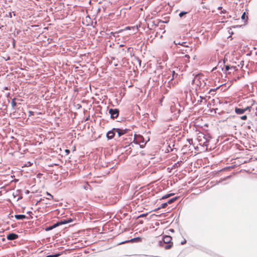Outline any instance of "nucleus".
Returning <instances> with one entry per match:
<instances>
[{"mask_svg": "<svg viewBox=\"0 0 257 257\" xmlns=\"http://www.w3.org/2000/svg\"><path fill=\"white\" fill-rule=\"evenodd\" d=\"M5 19L7 21V27L10 29L12 33L10 34V38L12 40V44L15 47L16 41L15 31H16V13L15 11H7L5 14Z\"/></svg>", "mask_w": 257, "mask_h": 257, "instance_id": "nucleus-1", "label": "nucleus"}, {"mask_svg": "<svg viewBox=\"0 0 257 257\" xmlns=\"http://www.w3.org/2000/svg\"><path fill=\"white\" fill-rule=\"evenodd\" d=\"M172 240V238L171 236L165 235L163 237L162 240L160 241V245L166 249H170L173 245Z\"/></svg>", "mask_w": 257, "mask_h": 257, "instance_id": "nucleus-2", "label": "nucleus"}, {"mask_svg": "<svg viewBox=\"0 0 257 257\" xmlns=\"http://www.w3.org/2000/svg\"><path fill=\"white\" fill-rule=\"evenodd\" d=\"M193 83L199 87H203L205 85L203 77L202 75H196L193 80Z\"/></svg>", "mask_w": 257, "mask_h": 257, "instance_id": "nucleus-3", "label": "nucleus"}, {"mask_svg": "<svg viewBox=\"0 0 257 257\" xmlns=\"http://www.w3.org/2000/svg\"><path fill=\"white\" fill-rule=\"evenodd\" d=\"M72 221V219H63V220H61L60 221H59L58 222H57L56 223H55L54 224H53V225L51 226H49V227L47 228L46 229V230L48 231V230H51L60 225H63V224H67V223H70Z\"/></svg>", "mask_w": 257, "mask_h": 257, "instance_id": "nucleus-4", "label": "nucleus"}, {"mask_svg": "<svg viewBox=\"0 0 257 257\" xmlns=\"http://www.w3.org/2000/svg\"><path fill=\"white\" fill-rule=\"evenodd\" d=\"M197 140L199 145L202 146H207L208 145V141L204 134H201L197 137Z\"/></svg>", "mask_w": 257, "mask_h": 257, "instance_id": "nucleus-5", "label": "nucleus"}, {"mask_svg": "<svg viewBox=\"0 0 257 257\" xmlns=\"http://www.w3.org/2000/svg\"><path fill=\"white\" fill-rule=\"evenodd\" d=\"M174 43L176 45H179L185 47L186 49H185V51L187 53H189V52H191L192 50L191 48L187 45V42H180L178 40H175L174 41Z\"/></svg>", "mask_w": 257, "mask_h": 257, "instance_id": "nucleus-6", "label": "nucleus"}, {"mask_svg": "<svg viewBox=\"0 0 257 257\" xmlns=\"http://www.w3.org/2000/svg\"><path fill=\"white\" fill-rule=\"evenodd\" d=\"M109 113L111 115V117L112 118H116L118 117L119 114V110L118 109H110L109 110Z\"/></svg>", "mask_w": 257, "mask_h": 257, "instance_id": "nucleus-7", "label": "nucleus"}, {"mask_svg": "<svg viewBox=\"0 0 257 257\" xmlns=\"http://www.w3.org/2000/svg\"><path fill=\"white\" fill-rule=\"evenodd\" d=\"M250 108H251V107H250V106H247L244 108H240L235 107V112L237 114H243L245 111H246L247 110H249Z\"/></svg>", "mask_w": 257, "mask_h": 257, "instance_id": "nucleus-8", "label": "nucleus"}, {"mask_svg": "<svg viewBox=\"0 0 257 257\" xmlns=\"http://www.w3.org/2000/svg\"><path fill=\"white\" fill-rule=\"evenodd\" d=\"M7 97H8V99L9 98L12 99V102H11L12 107L14 109L15 107L16 106V97H14V98H12V95L10 93H9L7 94Z\"/></svg>", "mask_w": 257, "mask_h": 257, "instance_id": "nucleus-9", "label": "nucleus"}, {"mask_svg": "<svg viewBox=\"0 0 257 257\" xmlns=\"http://www.w3.org/2000/svg\"><path fill=\"white\" fill-rule=\"evenodd\" d=\"M7 238L9 240H14L16 239V233H11L7 235Z\"/></svg>", "mask_w": 257, "mask_h": 257, "instance_id": "nucleus-10", "label": "nucleus"}, {"mask_svg": "<svg viewBox=\"0 0 257 257\" xmlns=\"http://www.w3.org/2000/svg\"><path fill=\"white\" fill-rule=\"evenodd\" d=\"M143 139V138L142 136H140V135L136 136V135L135 136V139H134V142H135L136 144H139L141 146H143V145H141L140 143Z\"/></svg>", "mask_w": 257, "mask_h": 257, "instance_id": "nucleus-11", "label": "nucleus"}, {"mask_svg": "<svg viewBox=\"0 0 257 257\" xmlns=\"http://www.w3.org/2000/svg\"><path fill=\"white\" fill-rule=\"evenodd\" d=\"M248 13L247 12V10H246V12H244L243 13L241 17L242 21H243L244 22L247 21V20H248Z\"/></svg>", "mask_w": 257, "mask_h": 257, "instance_id": "nucleus-12", "label": "nucleus"}, {"mask_svg": "<svg viewBox=\"0 0 257 257\" xmlns=\"http://www.w3.org/2000/svg\"><path fill=\"white\" fill-rule=\"evenodd\" d=\"M114 132H115V131H113V130L112 131H110L108 132L107 133V135H106L107 138L108 139H112L114 136V133H115Z\"/></svg>", "mask_w": 257, "mask_h": 257, "instance_id": "nucleus-13", "label": "nucleus"}, {"mask_svg": "<svg viewBox=\"0 0 257 257\" xmlns=\"http://www.w3.org/2000/svg\"><path fill=\"white\" fill-rule=\"evenodd\" d=\"M113 131L118 133L119 137L125 134V131L124 130H122L119 128H113Z\"/></svg>", "mask_w": 257, "mask_h": 257, "instance_id": "nucleus-14", "label": "nucleus"}, {"mask_svg": "<svg viewBox=\"0 0 257 257\" xmlns=\"http://www.w3.org/2000/svg\"><path fill=\"white\" fill-rule=\"evenodd\" d=\"M218 9L219 10H220V11H221V12H220V14H225V13H226V12H226V11L225 10L223 9L222 8V7H218Z\"/></svg>", "mask_w": 257, "mask_h": 257, "instance_id": "nucleus-15", "label": "nucleus"}, {"mask_svg": "<svg viewBox=\"0 0 257 257\" xmlns=\"http://www.w3.org/2000/svg\"><path fill=\"white\" fill-rule=\"evenodd\" d=\"M177 197L173 198L170 199L169 200H168L167 203H168V204H171L172 203H173L175 201H176L177 200Z\"/></svg>", "mask_w": 257, "mask_h": 257, "instance_id": "nucleus-16", "label": "nucleus"}, {"mask_svg": "<svg viewBox=\"0 0 257 257\" xmlns=\"http://www.w3.org/2000/svg\"><path fill=\"white\" fill-rule=\"evenodd\" d=\"M26 216L25 215H17V220L18 219H23L25 218Z\"/></svg>", "mask_w": 257, "mask_h": 257, "instance_id": "nucleus-17", "label": "nucleus"}, {"mask_svg": "<svg viewBox=\"0 0 257 257\" xmlns=\"http://www.w3.org/2000/svg\"><path fill=\"white\" fill-rule=\"evenodd\" d=\"M168 205V203H164L161 204V206L158 209L165 208Z\"/></svg>", "mask_w": 257, "mask_h": 257, "instance_id": "nucleus-18", "label": "nucleus"}, {"mask_svg": "<svg viewBox=\"0 0 257 257\" xmlns=\"http://www.w3.org/2000/svg\"><path fill=\"white\" fill-rule=\"evenodd\" d=\"M90 185L88 184L87 182L86 183L85 185H84L83 188L86 190H87L90 188Z\"/></svg>", "mask_w": 257, "mask_h": 257, "instance_id": "nucleus-19", "label": "nucleus"}, {"mask_svg": "<svg viewBox=\"0 0 257 257\" xmlns=\"http://www.w3.org/2000/svg\"><path fill=\"white\" fill-rule=\"evenodd\" d=\"M171 195H172V194H168L165 195L163 196L162 197V199H164L168 198H169V197H170Z\"/></svg>", "mask_w": 257, "mask_h": 257, "instance_id": "nucleus-20", "label": "nucleus"}, {"mask_svg": "<svg viewBox=\"0 0 257 257\" xmlns=\"http://www.w3.org/2000/svg\"><path fill=\"white\" fill-rule=\"evenodd\" d=\"M240 118L242 120H246L247 118V117L246 115H242V116H240Z\"/></svg>", "mask_w": 257, "mask_h": 257, "instance_id": "nucleus-21", "label": "nucleus"}, {"mask_svg": "<svg viewBox=\"0 0 257 257\" xmlns=\"http://www.w3.org/2000/svg\"><path fill=\"white\" fill-rule=\"evenodd\" d=\"M15 111L13 112V113H11L10 114V116L12 118H15Z\"/></svg>", "mask_w": 257, "mask_h": 257, "instance_id": "nucleus-22", "label": "nucleus"}, {"mask_svg": "<svg viewBox=\"0 0 257 257\" xmlns=\"http://www.w3.org/2000/svg\"><path fill=\"white\" fill-rule=\"evenodd\" d=\"M32 164L30 162H28L27 163L24 164V166H25L26 167H29L31 166Z\"/></svg>", "mask_w": 257, "mask_h": 257, "instance_id": "nucleus-23", "label": "nucleus"}, {"mask_svg": "<svg viewBox=\"0 0 257 257\" xmlns=\"http://www.w3.org/2000/svg\"><path fill=\"white\" fill-rule=\"evenodd\" d=\"M185 60H186V61H189V59L190 58L189 55H185Z\"/></svg>", "mask_w": 257, "mask_h": 257, "instance_id": "nucleus-24", "label": "nucleus"}, {"mask_svg": "<svg viewBox=\"0 0 257 257\" xmlns=\"http://www.w3.org/2000/svg\"><path fill=\"white\" fill-rule=\"evenodd\" d=\"M187 13L186 12H181L179 14V16L180 17H182L183 16H184V15H185Z\"/></svg>", "mask_w": 257, "mask_h": 257, "instance_id": "nucleus-25", "label": "nucleus"}, {"mask_svg": "<svg viewBox=\"0 0 257 257\" xmlns=\"http://www.w3.org/2000/svg\"><path fill=\"white\" fill-rule=\"evenodd\" d=\"M147 214H148L147 213H146V214H142L140 215H139L138 217H144L146 216L147 215Z\"/></svg>", "mask_w": 257, "mask_h": 257, "instance_id": "nucleus-26", "label": "nucleus"}, {"mask_svg": "<svg viewBox=\"0 0 257 257\" xmlns=\"http://www.w3.org/2000/svg\"><path fill=\"white\" fill-rule=\"evenodd\" d=\"M15 143V142H14V143H13V142H12V143L10 144V146H11V147L12 148V150H13V149H13V146H14V143Z\"/></svg>", "mask_w": 257, "mask_h": 257, "instance_id": "nucleus-27", "label": "nucleus"}, {"mask_svg": "<svg viewBox=\"0 0 257 257\" xmlns=\"http://www.w3.org/2000/svg\"><path fill=\"white\" fill-rule=\"evenodd\" d=\"M29 116L32 115L34 114V112L32 111H29Z\"/></svg>", "mask_w": 257, "mask_h": 257, "instance_id": "nucleus-28", "label": "nucleus"}, {"mask_svg": "<svg viewBox=\"0 0 257 257\" xmlns=\"http://www.w3.org/2000/svg\"><path fill=\"white\" fill-rule=\"evenodd\" d=\"M65 152L66 153V155H68L70 153V151L68 149H66Z\"/></svg>", "mask_w": 257, "mask_h": 257, "instance_id": "nucleus-29", "label": "nucleus"}, {"mask_svg": "<svg viewBox=\"0 0 257 257\" xmlns=\"http://www.w3.org/2000/svg\"><path fill=\"white\" fill-rule=\"evenodd\" d=\"M230 69V67L228 65L225 66V70L228 71Z\"/></svg>", "mask_w": 257, "mask_h": 257, "instance_id": "nucleus-30", "label": "nucleus"}, {"mask_svg": "<svg viewBox=\"0 0 257 257\" xmlns=\"http://www.w3.org/2000/svg\"><path fill=\"white\" fill-rule=\"evenodd\" d=\"M15 153V151H14V152H9V154H11L12 156H14V154Z\"/></svg>", "mask_w": 257, "mask_h": 257, "instance_id": "nucleus-31", "label": "nucleus"}, {"mask_svg": "<svg viewBox=\"0 0 257 257\" xmlns=\"http://www.w3.org/2000/svg\"><path fill=\"white\" fill-rule=\"evenodd\" d=\"M47 195H48V196H50L51 199L53 198V196L51 195L50 193L47 192Z\"/></svg>", "mask_w": 257, "mask_h": 257, "instance_id": "nucleus-32", "label": "nucleus"}, {"mask_svg": "<svg viewBox=\"0 0 257 257\" xmlns=\"http://www.w3.org/2000/svg\"><path fill=\"white\" fill-rule=\"evenodd\" d=\"M12 217H14L15 218H16V213H15L14 215H12Z\"/></svg>", "mask_w": 257, "mask_h": 257, "instance_id": "nucleus-33", "label": "nucleus"}, {"mask_svg": "<svg viewBox=\"0 0 257 257\" xmlns=\"http://www.w3.org/2000/svg\"><path fill=\"white\" fill-rule=\"evenodd\" d=\"M20 164V162H19V165H20H20H21V166H22V167H24V164Z\"/></svg>", "mask_w": 257, "mask_h": 257, "instance_id": "nucleus-34", "label": "nucleus"}, {"mask_svg": "<svg viewBox=\"0 0 257 257\" xmlns=\"http://www.w3.org/2000/svg\"><path fill=\"white\" fill-rule=\"evenodd\" d=\"M13 195L14 198H15L16 197V195H15L14 193H13Z\"/></svg>", "mask_w": 257, "mask_h": 257, "instance_id": "nucleus-35", "label": "nucleus"}, {"mask_svg": "<svg viewBox=\"0 0 257 257\" xmlns=\"http://www.w3.org/2000/svg\"><path fill=\"white\" fill-rule=\"evenodd\" d=\"M186 243V241H185H185H183V242H181V243H182V244H184V243Z\"/></svg>", "mask_w": 257, "mask_h": 257, "instance_id": "nucleus-36", "label": "nucleus"}, {"mask_svg": "<svg viewBox=\"0 0 257 257\" xmlns=\"http://www.w3.org/2000/svg\"><path fill=\"white\" fill-rule=\"evenodd\" d=\"M186 243V241H185H185H183V242H181V243H182V244H184V243Z\"/></svg>", "mask_w": 257, "mask_h": 257, "instance_id": "nucleus-37", "label": "nucleus"}, {"mask_svg": "<svg viewBox=\"0 0 257 257\" xmlns=\"http://www.w3.org/2000/svg\"><path fill=\"white\" fill-rule=\"evenodd\" d=\"M22 114H21V115L23 116V113H24V112H23V111H22ZM19 115H21V113H19Z\"/></svg>", "mask_w": 257, "mask_h": 257, "instance_id": "nucleus-38", "label": "nucleus"}, {"mask_svg": "<svg viewBox=\"0 0 257 257\" xmlns=\"http://www.w3.org/2000/svg\"><path fill=\"white\" fill-rule=\"evenodd\" d=\"M189 143L191 144L190 142H191V143H192V140H189Z\"/></svg>", "mask_w": 257, "mask_h": 257, "instance_id": "nucleus-39", "label": "nucleus"}, {"mask_svg": "<svg viewBox=\"0 0 257 257\" xmlns=\"http://www.w3.org/2000/svg\"><path fill=\"white\" fill-rule=\"evenodd\" d=\"M13 181H14L15 183L16 182V179H15L14 180H13Z\"/></svg>", "mask_w": 257, "mask_h": 257, "instance_id": "nucleus-40", "label": "nucleus"}, {"mask_svg": "<svg viewBox=\"0 0 257 257\" xmlns=\"http://www.w3.org/2000/svg\"><path fill=\"white\" fill-rule=\"evenodd\" d=\"M22 198V197H19V198L17 199V200H19V199H20V198Z\"/></svg>", "mask_w": 257, "mask_h": 257, "instance_id": "nucleus-41", "label": "nucleus"}, {"mask_svg": "<svg viewBox=\"0 0 257 257\" xmlns=\"http://www.w3.org/2000/svg\"><path fill=\"white\" fill-rule=\"evenodd\" d=\"M200 98L203 99V98L202 97V96H200Z\"/></svg>", "mask_w": 257, "mask_h": 257, "instance_id": "nucleus-42", "label": "nucleus"}]
</instances>
